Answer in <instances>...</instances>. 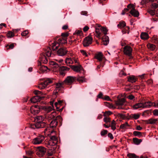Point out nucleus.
<instances>
[{"label": "nucleus", "instance_id": "nucleus-1", "mask_svg": "<svg viewBox=\"0 0 158 158\" xmlns=\"http://www.w3.org/2000/svg\"><path fill=\"white\" fill-rule=\"evenodd\" d=\"M44 117L42 116L36 117L35 119L36 123L32 126V127L34 128H35V127L37 128L44 127L45 126V123L43 122V121L44 120Z\"/></svg>", "mask_w": 158, "mask_h": 158}, {"label": "nucleus", "instance_id": "nucleus-2", "mask_svg": "<svg viewBox=\"0 0 158 158\" xmlns=\"http://www.w3.org/2000/svg\"><path fill=\"white\" fill-rule=\"evenodd\" d=\"M67 43V38L60 37L57 42L55 41L52 44V47L53 50H56L60 44H64Z\"/></svg>", "mask_w": 158, "mask_h": 158}, {"label": "nucleus", "instance_id": "nucleus-3", "mask_svg": "<svg viewBox=\"0 0 158 158\" xmlns=\"http://www.w3.org/2000/svg\"><path fill=\"white\" fill-rule=\"evenodd\" d=\"M57 138L55 136H50V139L46 143L47 147L49 148L51 146H54L57 143Z\"/></svg>", "mask_w": 158, "mask_h": 158}, {"label": "nucleus", "instance_id": "nucleus-4", "mask_svg": "<svg viewBox=\"0 0 158 158\" xmlns=\"http://www.w3.org/2000/svg\"><path fill=\"white\" fill-rule=\"evenodd\" d=\"M53 80L50 78H47L44 81L40 83L38 86V87L40 89H43L45 88L46 86L52 83Z\"/></svg>", "mask_w": 158, "mask_h": 158}, {"label": "nucleus", "instance_id": "nucleus-5", "mask_svg": "<svg viewBox=\"0 0 158 158\" xmlns=\"http://www.w3.org/2000/svg\"><path fill=\"white\" fill-rule=\"evenodd\" d=\"M65 62L67 65L71 66V64H79V61L77 58L73 56L67 58L65 60Z\"/></svg>", "mask_w": 158, "mask_h": 158}, {"label": "nucleus", "instance_id": "nucleus-6", "mask_svg": "<svg viewBox=\"0 0 158 158\" xmlns=\"http://www.w3.org/2000/svg\"><path fill=\"white\" fill-rule=\"evenodd\" d=\"M126 102L125 99L124 98L121 99L118 98L117 100L115 101V103L116 106H118L117 109H123V108L122 107L125 105Z\"/></svg>", "mask_w": 158, "mask_h": 158}, {"label": "nucleus", "instance_id": "nucleus-7", "mask_svg": "<svg viewBox=\"0 0 158 158\" xmlns=\"http://www.w3.org/2000/svg\"><path fill=\"white\" fill-rule=\"evenodd\" d=\"M62 118L60 116H57L55 119L52 120L50 123V127L51 128H53L56 127L57 125L58 121L61 122L62 121Z\"/></svg>", "mask_w": 158, "mask_h": 158}, {"label": "nucleus", "instance_id": "nucleus-8", "mask_svg": "<svg viewBox=\"0 0 158 158\" xmlns=\"http://www.w3.org/2000/svg\"><path fill=\"white\" fill-rule=\"evenodd\" d=\"M101 29L102 30V33L103 32L105 35L103 36L102 40L103 42V44L105 45H107L109 43V37L106 35L107 34V30L106 28L101 27Z\"/></svg>", "mask_w": 158, "mask_h": 158}, {"label": "nucleus", "instance_id": "nucleus-9", "mask_svg": "<svg viewBox=\"0 0 158 158\" xmlns=\"http://www.w3.org/2000/svg\"><path fill=\"white\" fill-rule=\"evenodd\" d=\"M45 139L44 136L40 135L33 139L32 143L34 144H39L41 143Z\"/></svg>", "mask_w": 158, "mask_h": 158}, {"label": "nucleus", "instance_id": "nucleus-10", "mask_svg": "<svg viewBox=\"0 0 158 158\" xmlns=\"http://www.w3.org/2000/svg\"><path fill=\"white\" fill-rule=\"evenodd\" d=\"M36 154L40 157L43 156L46 151V149L44 147L42 146L38 147L37 148Z\"/></svg>", "mask_w": 158, "mask_h": 158}, {"label": "nucleus", "instance_id": "nucleus-11", "mask_svg": "<svg viewBox=\"0 0 158 158\" xmlns=\"http://www.w3.org/2000/svg\"><path fill=\"white\" fill-rule=\"evenodd\" d=\"M132 48L129 46L127 45L125 46L123 48V52L124 54L129 57L132 58Z\"/></svg>", "mask_w": 158, "mask_h": 158}, {"label": "nucleus", "instance_id": "nucleus-12", "mask_svg": "<svg viewBox=\"0 0 158 158\" xmlns=\"http://www.w3.org/2000/svg\"><path fill=\"white\" fill-rule=\"evenodd\" d=\"M92 42V38L89 36H88L84 39L83 41V44L84 47H87L91 44Z\"/></svg>", "mask_w": 158, "mask_h": 158}, {"label": "nucleus", "instance_id": "nucleus-13", "mask_svg": "<svg viewBox=\"0 0 158 158\" xmlns=\"http://www.w3.org/2000/svg\"><path fill=\"white\" fill-rule=\"evenodd\" d=\"M76 79L75 77L69 76L67 77L63 81L64 84L69 85L72 83Z\"/></svg>", "mask_w": 158, "mask_h": 158}, {"label": "nucleus", "instance_id": "nucleus-14", "mask_svg": "<svg viewBox=\"0 0 158 158\" xmlns=\"http://www.w3.org/2000/svg\"><path fill=\"white\" fill-rule=\"evenodd\" d=\"M40 108L38 106H32L30 108V112L32 114H35L40 112Z\"/></svg>", "mask_w": 158, "mask_h": 158}, {"label": "nucleus", "instance_id": "nucleus-15", "mask_svg": "<svg viewBox=\"0 0 158 158\" xmlns=\"http://www.w3.org/2000/svg\"><path fill=\"white\" fill-rule=\"evenodd\" d=\"M68 51L66 48L61 47L57 51V54L60 56H64L67 52Z\"/></svg>", "mask_w": 158, "mask_h": 158}, {"label": "nucleus", "instance_id": "nucleus-16", "mask_svg": "<svg viewBox=\"0 0 158 158\" xmlns=\"http://www.w3.org/2000/svg\"><path fill=\"white\" fill-rule=\"evenodd\" d=\"M77 65H71L70 67L75 72H80L82 69V67L81 65L79 64Z\"/></svg>", "mask_w": 158, "mask_h": 158}, {"label": "nucleus", "instance_id": "nucleus-17", "mask_svg": "<svg viewBox=\"0 0 158 158\" xmlns=\"http://www.w3.org/2000/svg\"><path fill=\"white\" fill-rule=\"evenodd\" d=\"M56 116V113L53 112L50 114L46 115L45 116V118L46 120H47L49 122L50 121L54 118Z\"/></svg>", "mask_w": 158, "mask_h": 158}, {"label": "nucleus", "instance_id": "nucleus-18", "mask_svg": "<svg viewBox=\"0 0 158 158\" xmlns=\"http://www.w3.org/2000/svg\"><path fill=\"white\" fill-rule=\"evenodd\" d=\"M51 67L53 69L54 71H56L59 69V65L54 61H51L49 63Z\"/></svg>", "mask_w": 158, "mask_h": 158}, {"label": "nucleus", "instance_id": "nucleus-19", "mask_svg": "<svg viewBox=\"0 0 158 158\" xmlns=\"http://www.w3.org/2000/svg\"><path fill=\"white\" fill-rule=\"evenodd\" d=\"M44 54H42L43 55H46L48 57L51 56L53 54L52 53L51 50L49 47H47L45 48L44 52Z\"/></svg>", "mask_w": 158, "mask_h": 158}, {"label": "nucleus", "instance_id": "nucleus-20", "mask_svg": "<svg viewBox=\"0 0 158 158\" xmlns=\"http://www.w3.org/2000/svg\"><path fill=\"white\" fill-rule=\"evenodd\" d=\"M98 27V28H96L95 33L96 35L95 36L99 38L102 35V30L101 28V27L100 26H99Z\"/></svg>", "mask_w": 158, "mask_h": 158}, {"label": "nucleus", "instance_id": "nucleus-21", "mask_svg": "<svg viewBox=\"0 0 158 158\" xmlns=\"http://www.w3.org/2000/svg\"><path fill=\"white\" fill-rule=\"evenodd\" d=\"M128 81L132 83L135 82L137 80V77L134 75H130L127 77Z\"/></svg>", "mask_w": 158, "mask_h": 158}, {"label": "nucleus", "instance_id": "nucleus-22", "mask_svg": "<svg viewBox=\"0 0 158 158\" xmlns=\"http://www.w3.org/2000/svg\"><path fill=\"white\" fill-rule=\"evenodd\" d=\"M70 69L69 68H68L65 66H62L60 68V73L61 75H64L66 71H69Z\"/></svg>", "mask_w": 158, "mask_h": 158}, {"label": "nucleus", "instance_id": "nucleus-23", "mask_svg": "<svg viewBox=\"0 0 158 158\" xmlns=\"http://www.w3.org/2000/svg\"><path fill=\"white\" fill-rule=\"evenodd\" d=\"M41 98V97L39 95H36L32 98L30 100L31 102L35 103L40 101Z\"/></svg>", "mask_w": 158, "mask_h": 158}, {"label": "nucleus", "instance_id": "nucleus-24", "mask_svg": "<svg viewBox=\"0 0 158 158\" xmlns=\"http://www.w3.org/2000/svg\"><path fill=\"white\" fill-rule=\"evenodd\" d=\"M130 13L135 17H138L139 15V12L136 10L135 7H133V9L130 10Z\"/></svg>", "mask_w": 158, "mask_h": 158}, {"label": "nucleus", "instance_id": "nucleus-25", "mask_svg": "<svg viewBox=\"0 0 158 158\" xmlns=\"http://www.w3.org/2000/svg\"><path fill=\"white\" fill-rule=\"evenodd\" d=\"M143 103V108H150L152 106L153 102L150 101L145 102Z\"/></svg>", "mask_w": 158, "mask_h": 158}, {"label": "nucleus", "instance_id": "nucleus-26", "mask_svg": "<svg viewBox=\"0 0 158 158\" xmlns=\"http://www.w3.org/2000/svg\"><path fill=\"white\" fill-rule=\"evenodd\" d=\"M41 108H42L47 113H48L53 110L54 107L51 106H44L41 107Z\"/></svg>", "mask_w": 158, "mask_h": 158}, {"label": "nucleus", "instance_id": "nucleus-27", "mask_svg": "<svg viewBox=\"0 0 158 158\" xmlns=\"http://www.w3.org/2000/svg\"><path fill=\"white\" fill-rule=\"evenodd\" d=\"M40 60L41 62L44 64H46L48 62V60L45 55L42 54L40 56Z\"/></svg>", "mask_w": 158, "mask_h": 158}, {"label": "nucleus", "instance_id": "nucleus-28", "mask_svg": "<svg viewBox=\"0 0 158 158\" xmlns=\"http://www.w3.org/2000/svg\"><path fill=\"white\" fill-rule=\"evenodd\" d=\"M51 128L49 127H46L44 131V132L45 134H46V135H49L50 133H52L53 132H54V131L53 130H51Z\"/></svg>", "mask_w": 158, "mask_h": 158}, {"label": "nucleus", "instance_id": "nucleus-29", "mask_svg": "<svg viewBox=\"0 0 158 158\" xmlns=\"http://www.w3.org/2000/svg\"><path fill=\"white\" fill-rule=\"evenodd\" d=\"M103 57V55L101 52H99L95 55V58L98 60L100 62L102 60Z\"/></svg>", "mask_w": 158, "mask_h": 158}, {"label": "nucleus", "instance_id": "nucleus-30", "mask_svg": "<svg viewBox=\"0 0 158 158\" xmlns=\"http://www.w3.org/2000/svg\"><path fill=\"white\" fill-rule=\"evenodd\" d=\"M132 108L134 110H136L140 108H143V103L140 102L136 103L132 106Z\"/></svg>", "mask_w": 158, "mask_h": 158}, {"label": "nucleus", "instance_id": "nucleus-31", "mask_svg": "<svg viewBox=\"0 0 158 158\" xmlns=\"http://www.w3.org/2000/svg\"><path fill=\"white\" fill-rule=\"evenodd\" d=\"M140 37L142 39L147 40L149 38L148 35L146 32H142L140 35Z\"/></svg>", "mask_w": 158, "mask_h": 158}, {"label": "nucleus", "instance_id": "nucleus-32", "mask_svg": "<svg viewBox=\"0 0 158 158\" xmlns=\"http://www.w3.org/2000/svg\"><path fill=\"white\" fill-rule=\"evenodd\" d=\"M39 69L42 72H44L48 70V68L45 66L42 65L39 66Z\"/></svg>", "mask_w": 158, "mask_h": 158}, {"label": "nucleus", "instance_id": "nucleus-33", "mask_svg": "<svg viewBox=\"0 0 158 158\" xmlns=\"http://www.w3.org/2000/svg\"><path fill=\"white\" fill-rule=\"evenodd\" d=\"M133 140L134 143L136 145L139 144L142 141L141 139H139L137 138H133Z\"/></svg>", "mask_w": 158, "mask_h": 158}, {"label": "nucleus", "instance_id": "nucleus-34", "mask_svg": "<svg viewBox=\"0 0 158 158\" xmlns=\"http://www.w3.org/2000/svg\"><path fill=\"white\" fill-rule=\"evenodd\" d=\"M130 125L128 124V123L127 122L124 123L122 124L120 126V128L121 129H125L127 128V127H129Z\"/></svg>", "mask_w": 158, "mask_h": 158}, {"label": "nucleus", "instance_id": "nucleus-35", "mask_svg": "<svg viewBox=\"0 0 158 158\" xmlns=\"http://www.w3.org/2000/svg\"><path fill=\"white\" fill-rule=\"evenodd\" d=\"M157 119L151 118L148 120L147 123L148 124H153L155 123L157 121Z\"/></svg>", "mask_w": 158, "mask_h": 158}, {"label": "nucleus", "instance_id": "nucleus-36", "mask_svg": "<svg viewBox=\"0 0 158 158\" xmlns=\"http://www.w3.org/2000/svg\"><path fill=\"white\" fill-rule=\"evenodd\" d=\"M147 47L150 50L153 51L155 50V46L153 44H147Z\"/></svg>", "mask_w": 158, "mask_h": 158}, {"label": "nucleus", "instance_id": "nucleus-37", "mask_svg": "<svg viewBox=\"0 0 158 158\" xmlns=\"http://www.w3.org/2000/svg\"><path fill=\"white\" fill-rule=\"evenodd\" d=\"M77 80L80 83H82L86 81L85 78L83 77H78Z\"/></svg>", "mask_w": 158, "mask_h": 158}, {"label": "nucleus", "instance_id": "nucleus-38", "mask_svg": "<svg viewBox=\"0 0 158 158\" xmlns=\"http://www.w3.org/2000/svg\"><path fill=\"white\" fill-rule=\"evenodd\" d=\"M126 26V23L124 21L120 22L119 24L117 25L118 27L122 28Z\"/></svg>", "mask_w": 158, "mask_h": 158}, {"label": "nucleus", "instance_id": "nucleus-39", "mask_svg": "<svg viewBox=\"0 0 158 158\" xmlns=\"http://www.w3.org/2000/svg\"><path fill=\"white\" fill-rule=\"evenodd\" d=\"M64 84V81L62 82H59L58 83H56V89H59Z\"/></svg>", "mask_w": 158, "mask_h": 158}, {"label": "nucleus", "instance_id": "nucleus-40", "mask_svg": "<svg viewBox=\"0 0 158 158\" xmlns=\"http://www.w3.org/2000/svg\"><path fill=\"white\" fill-rule=\"evenodd\" d=\"M129 158H136L137 156L134 153H129L127 155Z\"/></svg>", "mask_w": 158, "mask_h": 158}, {"label": "nucleus", "instance_id": "nucleus-41", "mask_svg": "<svg viewBox=\"0 0 158 158\" xmlns=\"http://www.w3.org/2000/svg\"><path fill=\"white\" fill-rule=\"evenodd\" d=\"M111 128L112 130L113 131L114 130L116 129V123L114 120H113L112 122L111 125H110Z\"/></svg>", "mask_w": 158, "mask_h": 158}, {"label": "nucleus", "instance_id": "nucleus-42", "mask_svg": "<svg viewBox=\"0 0 158 158\" xmlns=\"http://www.w3.org/2000/svg\"><path fill=\"white\" fill-rule=\"evenodd\" d=\"M14 36V33L11 31H8L7 34V36L8 38H10Z\"/></svg>", "mask_w": 158, "mask_h": 158}, {"label": "nucleus", "instance_id": "nucleus-43", "mask_svg": "<svg viewBox=\"0 0 158 158\" xmlns=\"http://www.w3.org/2000/svg\"><path fill=\"white\" fill-rule=\"evenodd\" d=\"M83 33L81 30H76L73 33V35H82Z\"/></svg>", "mask_w": 158, "mask_h": 158}, {"label": "nucleus", "instance_id": "nucleus-44", "mask_svg": "<svg viewBox=\"0 0 158 158\" xmlns=\"http://www.w3.org/2000/svg\"><path fill=\"white\" fill-rule=\"evenodd\" d=\"M132 118H134L135 119H137L139 117V115L138 114H131Z\"/></svg>", "mask_w": 158, "mask_h": 158}, {"label": "nucleus", "instance_id": "nucleus-45", "mask_svg": "<svg viewBox=\"0 0 158 158\" xmlns=\"http://www.w3.org/2000/svg\"><path fill=\"white\" fill-rule=\"evenodd\" d=\"M133 134L135 136H139V137H141L142 135L141 132L139 131H134L133 132Z\"/></svg>", "mask_w": 158, "mask_h": 158}, {"label": "nucleus", "instance_id": "nucleus-46", "mask_svg": "<svg viewBox=\"0 0 158 158\" xmlns=\"http://www.w3.org/2000/svg\"><path fill=\"white\" fill-rule=\"evenodd\" d=\"M151 7L153 9H156L158 7V4L153 2L152 4Z\"/></svg>", "mask_w": 158, "mask_h": 158}, {"label": "nucleus", "instance_id": "nucleus-47", "mask_svg": "<svg viewBox=\"0 0 158 158\" xmlns=\"http://www.w3.org/2000/svg\"><path fill=\"white\" fill-rule=\"evenodd\" d=\"M26 154L29 156H31L34 153L31 150H26Z\"/></svg>", "mask_w": 158, "mask_h": 158}, {"label": "nucleus", "instance_id": "nucleus-48", "mask_svg": "<svg viewBox=\"0 0 158 158\" xmlns=\"http://www.w3.org/2000/svg\"><path fill=\"white\" fill-rule=\"evenodd\" d=\"M133 7H135V6L132 4H129L127 6V8L128 9H129V10L131 9H133Z\"/></svg>", "mask_w": 158, "mask_h": 158}, {"label": "nucleus", "instance_id": "nucleus-49", "mask_svg": "<svg viewBox=\"0 0 158 158\" xmlns=\"http://www.w3.org/2000/svg\"><path fill=\"white\" fill-rule=\"evenodd\" d=\"M69 34L67 32L66 33H62L61 34V37H63V38H67V37L68 36Z\"/></svg>", "mask_w": 158, "mask_h": 158}, {"label": "nucleus", "instance_id": "nucleus-50", "mask_svg": "<svg viewBox=\"0 0 158 158\" xmlns=\"http://www.w3.org/2000/svg\"><path fill=\"white\" fill-rule=\"evenodd\" d=\"M107 106H108L109 107L111 108H113V109H115L116 107L114 106L113 104H110L109 103H107Z\"/></svg>", "mask_w": 158, "mask_h": 158}, {"label": "nucleus", "instance_id": "nucleus-51", "mask_svg": "<svg viewBox=\"0 0 158 158\" xmlns=\"http://www.w3.org/2000/svg\"><path fill=\"white\" fill-rule=\"evenodd\" d=\"M107 131L106 130H103L102 131L101 133V135L102 136L104 135L107 133Z\"/></svg>", "mask_w": 158, "mask_h": 158}, {"label": "nucleus", "instance_id": "nucleus-52", "mask_svg": "<svg viewBox=\"0 0 158 158\" xmlns=\"http://www.w3.org/2000/svg\"><path fill=\"white\" fill-rule=\"evenodd\" d=\"M80 52L82 54V55H83V56H88V55L87 53L85 51L82 50L80 51Z\"/></svg>", "mask_w": 158, "mask_h": 158}, {"label": "nucleus", "instance_id": "nucleus-53", "mask_svg": "<svg viewBox=\"0 0 158 158\" xmlns=\"http://www.w3.org/2000/svg\"><path fill=\"white\" fill-rule=\"evenodd\" d=\"M28 34V31L27 30H25L21 33L22 36H26Z\"/></svg>", "mask_w": 158, "mask_h": 158}, {"label": "nucleus", "instance_id": "nucleus-54", "mask_svg": "<svg viewBox=\"0 0 158 158\" xmlns=\"http://www.w3.org/2000/svg\"><path fill=\"white\" fill-rule=\"evenodd\" d=\"M127 98L130 100H133L135 98V97L132 94L128 96Z\"/></svg>", "mask_w": 158, "mask_h": 158}, {"label": "nucleus", "instance_id": "nucleus-55", "mask_svg": "<svg viewBox=\"0 0 158 158\" xmlns=\"http://www.w3.org/2000/svg\"><path fill=\"white\" fill-rule=\"evenodd\" d=\"M104 121L106 123L109 122L110 121V118L108 117H104L103 119Z\"/></svg>", "mask_w": 158, "mask_h": 158}, {"label": "nucleus", "instance_id": "nucleus-56", "mask_svg": "<svg viewBox=\"0 0 158 158\" xmlns=\"http://www.w3.org/2000/svg\"><path fill=\"white\" fill-rule=\"evenodd\" d=\"M153 113L154 115L158 116V109H155L153 111Z\"/></svg>", "mask_w": 158, "mask_h": 158}, {"label": "nucleus", "instance_id": "nucleus-57", "mask_svg": "<svg viewBox=\"0 0 158 158\" xmlns=\"http://www.w3.org/2000/svg\"><path fill=\"white\" fill-rule=\"evenodd\" d=\"M34 93L35 94L38 95H42V93L39 90H35L34 92Z\"/></svg>", "mask_w": 158, "mask_h": 158}, {"label": "nucleus", "instance_id": "nucleus-58", "mask_svg": "<svg viewBox=\"0 0 158 158\" xmlns=\"http://www.w3.org/2000/svg\"><path fill=\"white\" fill-rule=\"evenodd\" d=\"M148 12L149 13L152 15H153L155 14V12L154 10H149Z\"/></svg>", "mask_w": 158, "mask_h": 158}, {"label": "nucleus", "instance_id": "nucleus-59", "mask_svg": "<svg viewBox=\"0 0 158 158\" xmlns=\"http://www.w3.org/2000/svg\"><path fill=\"white\" fill-rule=\"evenodd\" d=\"M152 106H154L155 107L158 108V102H153Z\"/></svg>", "mask_w": 158, "mask_h": 158}, {"label": "nucleus", "instance_id": "nucleus-60", "mask_svg": "<svg viewBox=\"0 0 158 158\" xmlns=\"http://www.w3.org/2000/svg\"><path fill=\"white\" fill-rule=\"evenodd\" d=\"M89 29V27L87 26H85L83 28V30L84 32H85Z\"/></svg>", "mask_w": 158, "mask_h": 158}, {"label": "nucleus", "instance_id": "nucleus-61", "mask_svg": "<svg viewBox=\"0 0 158 158\" xmlns=\"http://www.w3.org/2000/svg\"><path fill=\"white\" fill-rule=\"evenodd\" d=\"M7 46H9V48H8V49H12L14 47L13 44H10V45H8Z\"/></svg>", "mask_w": 158, "mask_h": 158}, {"label": "nucleus", "instance_id": "nucleus-62", "mask_svg": "<svg viewBox=\"0 0 158 158\" xmlns=\"http://www.w3.org/2000/svg\"><path fill=\"white\" fill-rule=\"evenodd\" d=\"M103 99H105V100H106L107 101H110V98L109 96H105L103 98Z\"/></svg>", "mask_w": 158, "mask_h": 158}, {"label": "nucleus", "instance_id": "nucleus-63", "mask_svg": "<svg viewBox=\"0 0 158 158\" xmlns=\"http://www.w3.org/2000/svg\"><path fill=\"white\" fill-rule=\"evenodd\" d=\"M108 137L110 138V139H112L114 138V137L113 136L112 134L110 133H109L108 134Z\"/></svg>", "mask_w": 158, "mask_h": 158}, {"label": "nucleus", "instance_id": "nucleus-64", "mask_svg": "<svg viewBox=\"0 0 158 158\" xmlns=\"http://www.w3.org/2000/svg\"><path fill=\"white\" fill-rule=\"evenodd\" d=\"M81 14L82 15H87V12L86 11H83L81 12Z\"/></svg>", "mask_w": 158, "mask_h": 158}]
</instances>
